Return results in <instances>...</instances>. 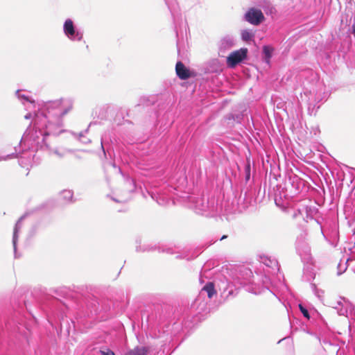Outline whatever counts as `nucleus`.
Masks as SVG:
<instances>
[{
    "mask_svg": "<svg viewBox=\"0 0 355 355\" xmlns=\"http://www.w3.org/2000/svg\"><path fill=\"white\" fill-rule=\"evenodd\" d=\"M16 96L24 105L27 113L24 118L30 119L33 117L31 111L34 112L31 125L26 129L21 139L18 151L15 147V152L6 156H0V162L14 158L20 155V164L24 163L23 159H27L31 162L34 159V153L39 149L47 148L46 137L49 135L58 136L64 132L62 117L73 108V101L71 99H59L44 103L37 110H35V101L27 92L18 89Z\"/></svg>",
    "mask_w": 355,
    "mask_h": 355,
    "instance_id": "1",
    "label": "nucleus"
},
{
    "mask_svg": "<svg viewBox=\"0 0 355 355\" xmlns=\"http://www.w3.org/2000/svg\"><path fill=\"white\" fill-rule=\"evenodd\" d=\"M260 263L261 268L258 269L257 275L262 282V290H269L276 295L277 290L286 287L284 282L282 281L284 276L279 272V263L275 258L262 255L260 256Z\"/></svg>",
    "mask_w": 355,
    "mask_h": 355,
    "instance_id": "2",
    "label": "nucleus"
},
{
    "mask_svg": "<svg viewBox=\"0 0 355 355\" xmlns=\"http://www.w3.org/2000/svg\"><path fill=\"white\" fill-rule=\"evenodd\" d=\"M190 201L193 202L192 208L198 214L214 216L220 209L218 201L214 197L205 198L191 196Z\"/></svg>",
    "mask_w": 355,
    "mask_h": 355,
    "instance_id": "3",
    "label": "nucleus"
},
{
    "mask_svg": "<svg viewBox=\"0 0 355 355\" xmlns=\"http://www.w3.org/2000/svg\"><path fill=\"white\" fill-rule=\"evenodd\" d=\"M165 3L171 12L172 17L173 19V22L175 24V28L176 32L177 37V49L178 54H180L181 52H184L186 49V42L184 41L183 37L180 38V34L178 30L177 25L179 23V21L182 19L181 14L180 12V9L178 4L176 0H164Z\"/></svg>",
    "mask_w": 355,
    "mask_h": 355,
    "instance_id": "4",
    "label": "nucleus"
},
{
    "mask_svg": "<svg viewBox=\"0 0 355 355\" xmlns=\"http://www.w3.org/2000/svg\"><path fill=\"white\" fill-rule=\"evenodd\" d=\"M307 233L306 230H303L300 235L297 236L295 242V248L297 253L301 257L303 262L307 264L310 263L312 261L311 254V248L306 241Z\"/></svg>",
    "mask_w": 355,
    "mask_h": 355,
    "instance_id": "5",
    "label": "nucleus"
},
{
    "mask_svg": "<svg viewBox=\"0 0 355 355\" xmlns=\"http://www.w3.org/2000/svg\"><path fill=\"white\" fill-rule=\"evenodd\" d=\"M63 33L72 42H80L83 39V31L70 18L67 19L63 24Z\"/></svg>",
    "mask_w": 355,
    "mask_h": 355,
    "instance_id": "6",
    "label": "nucleus"
},
{
    "mask_svg": "<svg viewBox=\"0 0 355 355\" xmlns=\"http://www.w3.org/2000/svg\"><path fill=\"white\" fill-rule=\"evenodd\" d=\"M338 313L340 315H345L346 317L354 319L355 317V305L351 303L345 297H341L340 300L337 302Z\"/></svg>",
    "mask_w": 355,
    "mask_h": 355,
    "instance_id": "7",
    "label": "nucleus"
},
{
    "mask_svg": "<svg viewBox=\"0 0 355 355\" xmlns=\"http://www.w3.org/2000/svg\"><path fill=\"white\" fill-rule=\"evenodd\" d=\"M248 55V49L241 48L239 50L232 52L227 57V64L230 68L235 67L237 64L243 61Z\"/></svg>",
    "mask_w": 355,
    "mask_h": 355,
    "instance_id": "8",
    "label": "nucleus"
},
{
    "mask_svg": "<svg viewBox=\"0 0 355 355\" xmlns=\"http://www.w3.org/2000/svg\"><path fill=\"white\" fill-rule=\"evenodd\" d=\"M243 18L250 24L257 26L264 20V15L261 10L251 8L245 12Z\"/></svg>",
    "mask_w": 355,
    "mask_h": 355,
    "instance_id": "9",
    "label": "nucleus"
},
{
    "mask_svg": "<svg viewBox=\"0 0 355 355\" xmlns=\"http://www.w3.org/2000/svg\"><path fill=\"white\" fill-rule=\"evenodd\" d=\"M287 184L291 185V191L293 194L300 193L306 187V181L296 175H290L288 177Z\"/></svg>",
    "mask_w": 355,
    "mask_h": 355,
    "instance_id": "10",
    "label": "nucleus"
},
{
    "mask_svg": "<svg viewBox=\"0 0 355 355\" xmlns=\"http://www.w3.org/2000/svg\"><path fill=\"white\" fill-rule=\"evenodd\" d=\"M219 289L221 291L222 297L225 298H227L230 296L234 297L237 294L236 286L229 282H222L221 284L219 285Z\"/></svg>",
    "mask_w": 355,
    "mask_h": 355,
    "instance_id": "11",
    "label": "nucleus"
},
{
    "mask_svg": "<svg viewBox=\"0 0 355 355\" xmlns=\"http://www.w3.org/2000/svg\"><path fill=\"white\" fill-rule=\"evenodd\" d=\"M299 309L300 311V312L302 313V314L303 315V316L308 319L309 320H310L311 322V320H315L316 318H318L319 321L318 322V323L319 322H322L324 325H326L324 321L323 320V319L320 317V315H319V313L315 311H311L310 312L306 307H305L303 304H299Z\"/></svg>",
    "mask_w": 355,
    "mask_h": 355,
    "instance_id": "12",
    "label": "nucleus"
},
{
    "mask_svg": "<svg viewBox=\"0 0 355 355\" xmlns=\"http://www.w3.org/2000/svg\"><path fill=\"white\" fill-rule=\"evenodd\" d=\"M26 215H23L21 216L19 220L17 221L15 226L14 227L13 236H12V245L15 252V257L17 258V243L18 240L19 233L22 227V221L25 218Z\"/></svg>",
    "mask_w": 355,
    "mask_h": 355,
    "instance_id": "13",
    "label": "nucleus"
},
{
    "mask_svg": "<svg viewBox=\"0 0 355 355\" xmlns=\"http://www.w3.org/2000/svg\"><path fill=\"white\" fill-rule=\"evenodd\" d=\"M235 44V40L232 36L226 35L223 37L219 44V52L220 53H225L227 50L230 49L234 46Z\"/></svg>",
    "mask_w": 355,
    "mask_h": 355,
    "instance_id": "14",
    "label": "nucleus"
},
{
    "mask_svg": "<svg viewBox=\"0 0 355 355\" xmlns=\"http://www.w3.org/2000/svg\"><path fill=\"white\" fill-rule=\"evenodd\" d=\"M223 65L218 59H212L209 61L206 66V72L210 73H218L222 71Z\"/></svg>",
    "mask_w": 355,
    "mask_h": 355,
    "instance_id": "15",
    "label": "nucleus"
},
{
    "mask_svg": "<svg viewBox=\"0 0 355 355\" xmlns=\"http://www.w3.org/2000/svg\"><path fill=\"white\" fill-rule=\"evenodd\" d=\"M175 71L177 76L181 80H187L190 77L189 70L184 66V64L181 61H178L176 63Z\"/></svg>",
    "mask_w": 355,
    "mask_h": 355,
    "instance_id": "16",
    "label": "nucleus"
},
{
    "mask_svg": "<svg viewBox=\"0 0 355 355\" xmlns=\"http://www.w3.org/2000/svg\"><path fill=\"white\" fill-rule=\"evenodd\" d=\"M216 289H215L214 283L209 282L202 287V288L200 291L198 298H200L201 297H203L205 295H207V297L209 299H211L216 294Z\"/></svg>",
    "mask_w": 355,
    "mask_h": 355,
    "instance_id": "17",
    "label": "nucleus"
},
{
    "mask_svg": "<svg viewBox=\"0 0 355 355\" xmlns=\"http://www.w3.org/2000/svg\"><path fill=\"white\" fill-rule=\"evenodd\" d=\"M275 49L270 45H264L262 48V59L268 65L270 64V59Z\"/></svg>",
    "mask_w": 355,
    "mask_h": 355,
    "instance_id": "18",
    "label": "nucleus"
},
{
    "mask_svg": "<svg viewBox=\"0 0 355 355\" xmlns=\"http://www.w3.org/2000/svg\"><path fill=\"white\" fill-rule=\"evenodd\" d=\"M125 184L127 186H129V193H128L127 196L121 198L120 199L113 198V200L118 202H125L130 199V192H132L135 189V181L131 178H127L125 180Z\"/></svg>",
    "mask_w": 355,
    "mask_h": 355,
    "instance_id": "19",
    "label": "nucleus"
},
{
    "mask_svg": "<svg viewBox=\"0 0 355 355\" xmlns=\"http://www.w3.org/2000/svg\"><path fill=\"white\" fill-rule=\"evenodd\" d=\"M304 218L307 222L309 219H313V217L318 213V209L314 206H304Z\"/></svg>",
    "mask_w": 355,
    "mask_h": 355,
    "instance_id": "20",
    "label": "nucleus"
},
{
    "mask_svg": "<svg viewBox=\"0 0 355 355\" xmlns=\"http://www.w3.org/2000/svg\"><path fill=\"white\" fill-rule=\"evenodd\" d=\"M315 273L313 272V270L311 267L309 266H306L304 268V272L302 278L306 282H311L315 278Z\"/></svg>",
    "mask_w": 355,
    "mask_h": 355,
    "instance_id": "21",
    "label": "nucleus"
},
{
    "mask_svg": "<svg viewBox=\"0 0 355 355\" xmlns=\"http://www.w3.org/2000/svg\"><path fill=\"white\" fill-rule=\"evenodd\" d=\"M148 349L146 347H136L127 352L125 355H147Z\"/></svg>",
    "mask_w": 355,
    "mask_h": 355,
    "instance_id": "22",
    "label": "nucleus"
},
{
    "mask_svg": "<svg viewBox=\"0 0 355 355\" xmlns=\"http://www.w3.org/2000/svg\"><path fill=\"white\" fill-rule=\"evenodd\" d=\"M254 33L250 30H243L241 32V39L245 42H250L253 40Z\"/></svg>",
    "mask_w": 355,
    "mask_h": 355,
    "instance_id": "23",
    "label": "nucleus"
},
{
    "mask_svg": "<svg viewBox=\"0 0 355 355\" xmlns=\"http://www.w3.org/2000/svg\"><path fill=\"white\" fill-rule=\"evenodd\" d=\"M73 193L71 190H64L60 193V197L66 202L72 201Z\"/></svg>",
    "mask_w": 355,
    "mask_h": 355,
    "instance_id": "24",
    "label": "nucleus"
},
{
    "mask_svg": "<svg viewBox=\"0 0 355 355\" xmlns=\"http://www.w3.org/2000/svg\"><path fill=\"white\" fill-rule=\"evenodd\" d=\"M74 152L73 150L71 149H55L53 150V153L59 157H63L69 153H73Z\"/></svg>",
    "mask_w": 355,
    "mask_h": 355,
    "instance_id": "25",
    "label": "nucleus"
},
{
    "mask_svg": "<svg viewBox=\"0 0 355 355\" xmlns=\"http://www.w3.org/2000/svg\"><path fill=\"white\" fill-rule=\"evenodd\" d=\"M250 170H251L250 162V160L248 159L247 164L245 166V178L246 182H248L250 178Z\"/></svg>",
    "mask_w": 355,
    "mask_h": 355,
    "instance_id": "26",
    "label": "nucleus"
},
{
    "mask_svg": "<svg viewBox=\"0 0 355 355\" xmlns=\"http://www.w3.org/2000/svg\"><path fill=\"white\" fill-rule=\"evenodd\" d=\"M99 352L101 355H115L112 349L105 346L101 347Z\"/></svg>",
    "mask_w": 355,
    "mask_h": 355,
    "instance_id": "27",
    "label": "nucleus"
},
{
    "mask_svg": "<svg viewBox=\"0 0 355 355\" xmlns=\"http://www.w3.org/2000/svg\"><path fill=\"white\" fill-rule=\"evenodd\" d=\"M299 216H302L303 218V219L305 220L304 213V207H302L301 209H297L295 210L293 214V218H297Z\"/></svg>",
    "mask_w": 355,
    "mask_h": 355,
    "instance_id": "28",
    "label": "nucleus"
},
{
    "mask_svg": "<svg viewBox=\"0 0 355 355\" xmlns=\"http://www.w3.org/2000/svg\"><path fill=\"white\" fill-rule=\"evenodd\" d=\"M347 269V266L345 265H341V263H339L338 265V271H337V275H342Z\"/></svg>",
    "mask_w": 355,
    "mask_h": 355,
    "instance_id": "29",
    "label": "nucleus"
},
{
    "mask_svg": "<svg viewBox=\"0 0 355 355\" xmlns=\"http://www.w3.org/2000/svg\"><path fill=\"white\" fill-rule=\"evenodd\" d=\"M243 116L241 114H231L229 116V119H233L234 121H236L237 122H240L241 119H242Z\"/></svg>",
    "mask_w": 355,
    "mask_h": 355,
    "instance_id": "30",
    "label": "nucleus"
},
{
    "mask_svg": "<svg viewBox=\"0 0 355 355\" xmlns=\"http://www.w3.org/2000/svg\"><path fill=\"white\" fill-rule=\"evenodd\" d=\"M84 137V135H83V132H80L79 134V137H78V139L83 142V144H89L90 143V140L88 139H85L83 138Z\"/></svg>",
    "mask_w": 355,
    "mask_h": 355,
    "instance_id": "31",
    "label": "nucleus"
},
{
    "mask_svg": "<svg viewBox=\"0 0 355 355\" xmlns=\"http://www.w3.org/2000/svg\"><path fill=\"white\" fill-rule=\"evenodd\" d=\"M304 331L307 333L308 334H310V335H313V334L310 331L309 329H304Z\"/></svg>",
    "mask_w": 355,
    "mask_h": 355,
    "instance_id": "32",
    "label": "nucleus"
},
{
    "mask_svg": "<svg viewBox=\"0 0 355 355\" xmlns=\"http://www.w3.org/2000/svg\"><path fill=\"white\" fill-rule=\"evenodd\" d=\"M226 238H227V236H226V235H224V236H223L220 239V241H222V240H223V239H226Z\"/></svg>",
    "mask_w": 355,
    "mask_h": 355,
    "instance_id": "33",
    "label": "nucleus"
},
{
    "mask_svg": "<svg viewBox=\"0 0 355 355\" xmlns=\"http://www.w3.org/2000/svg\"><path fill=\"white\" fill-rule=\"evenodd\" d=\"M246 284H247V282H242L240 283L241 285H245Z\"/></svg>",
    "mask_w": 355,
    "mask_h": 355,
    "instance_id": "34",
    "label": "nucleus"
},
{
    "mask_svg": "<svg viewBox=\"0 0 355 355\" xmlns=\"http://www.w3.org/2000/svg\"><path fill=\"white\" fill-rule=\"evenodd\" d=\"M75 157H76V158H78V159H80V158H81V157H80V156H79V155H75Z\"/></svg>",
    "mask_w": 355,
    "mask_h": 355,
    "instance_id": "35",
    "label": "nucleus"
},
{
    "mask_svg": "<svg viewBox=\"0 0 355 355\" xmlns=\"http://www.w3.org/2000/svg\"><path fill=\"white\" fill-rule=\"evenodd\" d=\"M247 273H249L250 275L252 274V271L250 270H248Z\"/></svg>",
    "mask_w": 355,
    "mask_h": 355,
    "instance_id": "36",
    "label": "nucleus"
},
{
    "mask_svg": "<svg viewBox=\"0 0 355 355\" xmlns=\"http://www.w3.org/2000/svg\"><path fill=\"white\" fill-rule=\"evenodd\" d=\"M167 252H168V253H172V252H171V250H170V249H168Z\"/></svg>",
    "mask_w": 355,
    "mask_h": 355,
    "instance_id": "37",
    "label": "nucleus"
},
{
    "mask_svg": "<svg viewBox=\"0 0 355 355\" xmlns=\"http://www.w3.org/2000/svg\"><path fill=\"white\" fill-rule=\"evenodd\" d=\"M317 338L319 340V341H320V336H317Z\"/></svg>",
    "mask_w": 355,
    "mask_h": 355,
    "instance_id": "38",
    "label": "nucleus"
}]
</instances>
